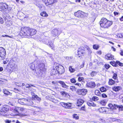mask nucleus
Returning a JSON list of instances; mask_svg holds the SVG:
<instances>
[{
    "label": "nucleus",
    "instance_id": "obj_1",
    "mask_svg": "<svg viewBox=\"0 0 123 123\" xmlns=\"http://www.w3.org/2000/svg\"><path fill=\"white\" fill-rule=\"evenodd\" d=\"M37 62L36 61H34L30 64V66L31 68L33 70L35 68L37 76L39 77L41 76L43 73L45 71L46 69L44 68L45 65L44 64L42 63L39 64L38 62Z\"/></svg>",
    "mask_w": 123,
    "mask_h": 123
},
{
    "label": "nucleus",
    "instance_id": "obj_2",
    "mask_svg": "<svg viewBox=\"0 0 123 123\" xmlns=\"http://www.w3.org/2000/svg\"><path fill=\"white\" fill-rule=\"evenodd\" d=\"M113 23L112 22L109 21L105 18H102L100 22L101 27L104 28H107L111 26Z\"/></svg>",
    "mask_w": 123,
    "mask_h": 123
},
{
    "label": "nucleus",
    "instance_id": "obj_3",
    "mask_svg": "<svg viewBox=\"0 0 123 123\" xmlns=\"http://www.w3.org/2000/svg\"><path fill=\"white\" fill-rule=\"evenodd\" d=\"M17 69V66L13 60H11L10 61L6 68V69L9 72H12L16 70Z\"/></svg>",
    "mask_w": 123,
    "mask_h": 123
},
{
    "label": "nucleus",
    "instance_id": "obj_4",
    "mask_svg": "<svg viewBox=\"0 0 123 123\" xmlns=\"http://www.w3.org/2000/svg\"><path fill=\"white\" fill-rule=\"evenodd\" d=\"M29 28L27 27H22L21 28L20 34L22 36H30Z\"/></svg>",
    "mask_w": 123,
    "mask_h": 123
},
{
    "label": "nucleus",
    "instance_id": "obj_5",
    "mask_svg": "<svg viewBox=\"0 0 123 123\" xmlns=\"http://www.w3.org/2000/svg\"><path fill=\"white\" fill-rule=\"evenodd\" d=\"M55 70L57 74L58 75L64 73V69L63 66L61 65L57 66L55 67Z\"/></svg>",
    "mask_w": 123,
    "mask_h": 123
},
{
    "label": "nucleus",
    "instance_id": "obj_6",
    "mask_svg": "<svg viewBox=\"0 0 123 123\" xmlns=\"http://www.w3.org/2000/svg\"><path fill=\"white\" fill-rule=\"evenodd\" d=\"M9 106L6 105H4L1 108L0 114L4 116L7 111L9 110Z\"/></svg>",
    "mask_w": 123,
    "mask_h": 123
},
{
    "label": "nucleus",
    "instance_id": "obj_7",
    "mask_svg": "<svg viewBox=\"0 0 123 123\" xmlns=\"http://www.w3.org/2000/svg\"><path fill=\"white\" fill-rule=\"evenodd\" d=\"M8 5L6 3H0V11L6 12L7 13L8 12Z\"/></svg>",
    "mask_w": 123,
    "mask_h": 123
},
{
    "label": "nucleus",
    "instance_id": "obj_8",
    "mask_svg": "<svg viewBox=\"0 0 123 123\" xmlns=\"http://www.w3.org/2000/svg\"><path fill=\"white\" fill-rule=\"evenodd\" d=\"M45 39H42V41L44 43L49 45L52 49H53L54 47L53 43L51 41H49V40H48V38H49V37H47Z\"/></svg>",
    "mask_w": 123,
    "mask_h": 123
},
{
    "label": "nucleus",
    "instance_id": "obj_9",
    "mask_svg": "<svg viewBox=\"0 0 123 123\" xmlns=\"http://www.w3.org/2000/svg\"><path fill=\"white\" fill-rule=\"evenodd\" d=\"M6 51L5 49L2 47H0V56L2 58L6 57Z\"/></svg>",
    "mask_w": 123,
    "mask_h": 123
},
{
    "label": "nucleus",
    "instance_id": "obj_10",
    "mask_svg": "<svg viewBox=\"0 0 123 123\" xmlns=\"http://www.w3.org/2000/svg\"><path fill=\"white\" fill-rule=\"evenodd\" d=\"M61 31H59V30L57 29H54L52 31L51 35L53 36H57L61 33Z\"/></svg>",
    "mask_w": 123,
    "mask_h": 123
},
{
    "label": "nucleus",
    "instance_id": "obj_11",
    "mask_svg": "<svg viewBox=\"0 0 123 123\" xmlns=\"http://www.w3.org/2000/svg\"><path fill=\"white\" fill-rule=\"evenodd\" d=\"M87 92V90L86 89H80L77 90V93L79 94L84 95L86 94Z\"/></svg>",
    "mask_w": 123,
    "mask_h": 123
},
{
    "label": "nucleus",
    "instance_id": "obj_12",
    "mask_svg": "<svg viewBox=\"0 0 123 123\" xmlns=\"http://www.w3.org/2000/svg\"><path fill=\"white\" fill-rule=\"evenodd\" d=\"M84 13L81 11H79L77 12H75L74 13V15L75 16L78 17H83V15L84 14Z\"/></svg>",
    "mask_w": 123,
    "mask_h": 123
},
{
    "label": "nucleus",
    "instance_id": "obj_13",
    "mask_svg": "<svg viewBox=\"0 0 123 123\" xmlns=\"http://www.w3.org/2000/svg\"><path fill=\"white\" fill-rule=\"evenodd\" d=\"M96 85V84L94 82L90 81L87 83L86 86L88 87L93 88Z\"/></svg>",
    "mask_w": 123,
    "mask_h": 123
},
{
    "label": "nucleus",
    "instance_id": "obj_14",
    "mask_svg": "<svg viewBox=\"0 0 123 123\" xmlns=\"http://www.w3.org/2000/svg\"><path fill=\"white\" fill-rule=\"evenodd\" d=\"M24 110V108L22 107H17L15 108L13 111L15 113H16V114H18L19 112L22 111Z\"/></svg>",
    "mask_w": 123,
    "mask_h": 123
},
{
    "label": "nucleus",
    "instance_id": "obj_15",
    "mask_svg": "<svg viewBox=\"0 0 123 123\" xmlns=\"http://www.w3.org/2000/svg\"><path fill=\"white\" fill-rule=\"evenodd\" d=\"M61 105L63 107L66 108H70L71 106V103H66L64 102H62L61 103Z\"/></svg>",
    "mask_w": 123,
    "mask_h": 123
},
{
    "label": "nucleus",
    "instance_id": "obj_16",
    "mask_svg": "<svg viewBox=\"0 0 123 123\" xmlns=\"http://www.w3.org/2000/svg\"><path fill=\"white\" fill-rule=\"evenodd\" d=\"M37 32V31L35 29L29 28L30 36L35 35L36 33Z\"/></svg>",
    "mask_w": 123,
    "mask_h": 123
},
{
    "label": "nucleus",
    "instance_id": "obj_17",
    "mask_svg": "<svg viewBox=\"0 0 123 123\" xmlns=\"http://www.w3.org/2000/svg\"><path fill=\"white\" fill-rule=\"evenodd\" d=\"M47 2H45L46 6L53 4L57 2V0H47Z\"/></svg>",
    "mask_w": 123,
    "mask_h": 123
},
{
    "label": "nucleus",
    "instance_id": "obj_18",
    "mask_svg": "<svg viewBox=\"0 0 123 123\" xmlns=\"http://www.w3.org/2000/svg\"><path fill=\"white\" fill-rule=\"evenodd\" d=\"M105 58L107 60H113L114 59V56L110 54H108L105 55Z\"/></svg>",
    "mask_w": 123,
    "mask_h": 123
},
{
    "label": "nucleus",
    "instance_id": "obj_19",
    "mask_svg": "<svg viewBox=\"0 0 123 123\" xmlns=\"http://www.w3.org/2000/svg\"><path fill=\"white\" fill-rule=\"evenodd\" d=\"M33 104V102L30 99H26L25 105H31Z\"/></svg>",
    "mask_w": 123,
    "mask_h": 123
},
{
    "label": "nucleus",
    "instance_id": "obj_20",
    "mask_svg": "<svg viewBox=\"0 0 123 123\" xmlns=\"http://www.w3.org/2000/svg\"><path fill=\"white\" fill-rule=\"evenodd\" d=\"M26 99L25 98L20 99H18V102L21 105H25Z\"/></svg>",
    "mask_w": 123,
    "mask_h": 123
},
{
    "label": "nucleus",
    "instance_id": "obj_21",
    "mask_svg": "<svg viewBox=\"0 0 123 123\" xmlns=\"http://www.w3.org/2000/svg\"><path fill=\"white\" fill-rule=\"evenodd\" d=\"M84 101L82 99H79L77 100V105L80 106L83 103Z\"/></svg>",
    "mask_w": 123,
    "mask_h": 123
},
{
    "label": "nucleus",
    "instance_id": "obj_22",
    "mask_svg": "<svg viewBox=\"0 0 123 123\" xmlns=\"http://www.w3.org/2000/svg\"><path fill=\"white\" fill-rule=\"evenodd\" d=\"M83 48L81 47L79 49L78 51V55L79 56H81L83 54V52L82 50H83Z\"/></svg>",
    "mask_w": 123,
    "mask_h": 123
},
{
    "label": "nucleus",
    "instance_id": "obj_23",
    "mask_svg": "<svg viewBox=\"0 0 123 123\" xmlns=\"http://www.w3.org/2000/svg\"><path fill=\"white\" fill-rule=\"evenodd\" d=\"M87 104L89 106H95L96 105L92 101H89L87 102Z\"/></svg>",
    "mask_w": 123,
    "mask_h": 123
},
{
    "label": "nucleus",
    "instance_id": "obj_24",
    "mask_svg": "<svg viewBox=\"0 0 123 123\" xmlns=\"http://www.w3.org/2000/svg\"><path fill=\"white\" fill-rule=\"evenodd\" d=\"M107 101L105 100H104L100 101L99 103L102 105H105Z\"/></svg>",
    "mask_w": 123,
    "mask_h": 123
},
{
    "label": "nucleus",
    "instance_id": "obj_25",
    "mask_svg": "<svg viewBox=\"0 0 123 123\" xmlns=\"http://www.w3.org/2000/svg\"><path fill=\"white\" fill-rule=\"evenodd\" d=\"M59 82L62 85V87H63L67 88L68 87V86L63 81H59Z\"/></svg>",
    "mask_w": 123,
    "mask_h": 123
},
{
    "label": "nucleus",
    "instance_id": "obj_26",
    "mask_svg": "<svg viewBox=\"0 0 123 123\" xmlns=\"http://www.w3.org/2000/svg\"><path fill=\"white\" fill-rule=\"evenodd\" d=\"M121 89V87L119 86H115L113 88V90L116 92H117L120 90Z\"/></svg>",
    "mask_w": 123,
    "mask_h": 123
},
{
    "label": "nucleus",
    "instance_id": "obj_27",
    "mask_svg": "<svg viewBox=\"0 0 123 123\" xmlns=\"http://www.w3.org/2000/svg\"><path fill=\"white\" fill-rule=\"evenodd\" d=\"M115 82L112 79H109V81L108 82L109 84L110 85H112L115 84Z\"/></svg>",
    "mask_w": 123,
    "mask_h": 123
},
{
    "label": "nucleus",
    "instance_id": "obj_28",
    "mask_svg": "<svg viewBox=\"0 0 123 123\" xmlns=\"http://www.w3.org/2000/svg\"><path fill=\"white\" fill-rule=\"evenodd\" d=\"M98 111L100 112L101 113L105 112L106 111L105 108L104 107H101L99 109Z\"/></svg>",
    "mask_w": 123,
    "mask_h": 123
},
{
    "label": "nucleus",
    "instance_id": "obj_29",
    "mask_svg": "<svg viewBox=\"0 0 123 123\" xmlns=\"http://www.w3.org/2000/svg\"><path fill=\"white\" fill-rule=\"evenodd\" d=\"M40 15L41 16L43 17H47L48 16V14L46 13L45 12H43L40 13Z\"/></svg>",
    "mask_w": 123,
    "mask_h": 123
},
{
    "label": "nucleus",
    "instance_id": "obj_30",
    "mask_svg": "<svg viewBox=\"0 0 123 123\" xmlns=\"http://www.w3.org/2000/svg\"><path fill=\"white\" fill-rule=\"evenodd\" d=\"M64 58L67 61H71L73 58L72 57L65 56Z\"/></svg>",
    "mask_w": 123,
    "mask_h": 123
},
{
    "label": "nucleus",
    "instance_id": "obj_31",
    "mask_svg": "<svg viewBox=\"0 0 123 123\" xmlns=\"http://www.w3.org/2000/svg\"><path fill=\"white\" fill-rule=\"evenodd\" d=\"M110 63L113 66L117 67V66L116 62H115L114 61H112Z\"/></svg>",
    "mask_w": 123,
    "mask_h": 123
},
{
    "label": "nucleus",
    "instance_id": "obj_32",
    "mask_svg": "<svg viewBox=\"0 0 123 123\" xmlns=\"http://www.w3.org/2000/svg\"><path fill=\"white\" fill-rule=\"evenodd\" d=\"M99 47V45L97 44H94L93 46V49L97 50Z\"/></svg>",
    "mask_w": 123,
    "mask_h": 123
},
{
    "label": "nucleus",
    "instance_id": "obj_33",
    "mask_svg": "<svg viewBox=\"0 0 123 123\" xmlns=\"http://www.w3.org/2000/svg\"><path fill=\"white\" fill-rule=\"evenodd\" d=\"M25 86L26 88H28L29 90H30L31 89V86L35 87V86L33 85L28 84H26Z\"/></svg>",
    "mask_w": 123,
    "mask_h": 123
},
{
    "label": "nucleus",
    "instance_id": "obj_34",
    "mask_svg": "<svg viewBox=\"0 0 123 123\" xmlns=\"http://www.w3.org/2000/svg\"><path fill=\"white\" fill-rule=\"evenodd\" d=\"M69 71L71 73H73L74 72L75 70L71 66H70L69 68Z\"/></svg>",
    "mask_w": 123,
    "mask_h": 123
},
{
    "label": "nucleus",
    "instance_id": "obj_35",
    "mask_svg": "<svg viewBox=\"0 0 123 123\" xmlns=\"http://www.w3.org/2000/svg\"><path fill=\"white\" fill-rule=\"evenodd\" d=\"M92 100L94 101H97L99 99V98L95 96H93L92 98Z\"/></svg>",
    "mask_w": 123,
    "mask_h": 123
},
{
    "label": "nucleus",
    "instance_id": "obj_36",
    "mask_svg": "<svg viewBox=\"0 0 123 123\" xmlns=\"http://www.w3.org/2000/svg\"><path fill=\"white\" fill-rule=\"evenodd\" d=\"M112 78L115 80H117L118 77H117V74L116 73H114Z\"/></svg>",
    "mask_w": 123,
    "mask_h": 123
},
{
    "label": "nucleus",
    "instance_id": "obj_37",
    "mask_svg": "<svg viewBox=\"0 0 123 123\" xmlns=\"http://www.w3.org/2000/svg\"><path fill=\"white\" fill-rule=\"evenodd\" d=\"M95 95H97L99 96L101 95L100 92L98 90H95Z\"/></svg>",
    "mask_w": 123,
    "mask_h": 123
},
{
    "label": "nucleus",
    "instance_id": "obj_38",
    "mask_svg": "<svg viewBox=\"0 0 123 123\" xmlns=\"http://www.w3.org/2000/svg\"><path fill=\"white\" fill-rule=\"evenodd\" d=\"M97 72L93 71L92 72L91 74V76L93 77L95 75L97 74Z\"/></svg>",
    "mask_w": 123,
    "mask_h": 123
},
{
    "label": "nucleus",
    "instance_id": "obj_39",
    "mask_svg": "<svg viewBox=\"0 0 123 123\" xmlns=\"http://www.w3.org/2000/svg\"><path fill=\"white\" fill-rule=\"evenodd\" d=\"M3 92L5 94L7 95H9L10 93L9 91L6 90H3Z\"/></svg>",
    "mask_w": 123,
    "mask_h": 123
},
{
    "label": "nucleus",
    "instance_id": "obj_40",
    "mask_svg": "<svg viewBox=\"0 0 123 123\" xmlns=\"http://www.w3.org/2000/svg\"><path fill=\"white\" fill-rule=\"evenodd\" d=\"M100 90L101 92H104L106 91L107 89L103 87L100 88Z\"/></svg>",
    "mask_w": 123,
    "mask_h": 123
},
{
    "label": "nucleus",
    "instance_id": "obj_41",
    "mask_svg": "<svg viewBox=\"0 0 123 123\" xmlns=\"http://www.w3.org/2000/svg\"><path fill=\"white\" fill-rule=\"evenodd\" d=\"M116 62L117 63V65H118L119 66L122 67L123 66V63L120 62V61H117Z\"/></svg>",
    "mask_w": 123,
    "mask_h": 123
},
{
    "label": "nucleus",
    "instance_id": "obj_42",
    "mask_svg": "<svg viewBox=\"0 0 123 123\" xmlns=\"http://www.w3.org/2000/svg\"><path fill=\"white\" fill-rule=\"evenodd\" d=\"M73 117L76 119H79V117L77 114H74L73 115Z\"/></svg>",
    "mask_w": 123,
    "mask_h": 123
},
{
    "label": "nucleus",
    "instance_id": "obj_43",
    "mask_svg": "<svg viewBox=\"0 0 123 123\" xmlns=\"http://www.w3.org/2000/svg\"><path fill=\"white\" fill-rule=\"evenodd\" d=\"M113 109H116L118 107V105H117L115 104H114L113 103Z\"/></svg>",
    "mask_w": 123,
    "mask_h": 123
},
{
    "label": "nucleus",
    "instance_id": "obj_44",
    "mask_svg": "<svg viewBox=\"0 0 123 123\" xmlns=\"http://www.w3.org/2000/svg\"><path fill=\"white\" fill-rule=\"evenodd\" d=\"M61 94L63 96L65 97L67 95V93L65 92L62 91L61 92Z\"/></svg>",
    "mask_w": 123,
    "mask_h": 123
},
{
    "label": "nucleus",
    "instance_id": "obj_45",
    "mask_svg": "<svg viewBox=\"0 0 123 123\" xmlns=\"http://www.w3.org/2000/svg\"><path fill=\"white\" fill-rule=\"evenodd\" d=\"M113 103L112 104L111 103H109L108 105V106L111 108V109H113Z\"/></svg>",
    "mask_w": 123,
    "mask_h": 123
},
{
    "label": "nucleus",
    "instance_id": "obj_46",
    "mask_svg": "<svg viewBox=\"0 0 123 123\" xmlns=\"http://www.w3.org/2000/svg\"><path fill=\"white\" fill-rule=\"evenodd\" d=\"M70 81L72 83H74L76 82V80L74 78H73L70 80Z\"/></svg>",
    "mask_w": 123,
    "mask_h": 123
},
{
    "label": "nucleus",
    "instance_id": "obj_47",
    "mask_svg": "<svg viewBox=\"0 0 123 123\" xmlns=\"http://www.w3.org/2000/svg\"><path fill=\"white\" fill-rule=\"evenodd\" d=\"M117 108L119 109V110L120 111H122L123 110V106L122 105H118Z\"/></svg>",
    "mask_w": 123,
    "mask_h": 123
},
{
    "label": "nucleus",
    "instance_id": "obj_48",
    "mask_svg": "<svg viewBox=\"0 0 123 123\" xmlns=\"http://www.w3.org/2000/svg\"><path fill=\"white\" fill-rule=\"evenodd\" d=\"M84 79V78L82 77H79L78 78V80L79 81H81L83 80Z\"/></svg>",
    "mask_w": 123,
    "mask_h": 123
},
{
    "label": "nucleus",
    "instance_id": "obj_49",
    "mask_svg": "<svg viewBox=\"0 0 123 123\" xmlns=\"http://www.w3.org/2000/svg\"><path fill=\"white\" fill-rule=\"evenodd\" d=\"M99 120L100 122L99 123H104L105 122V121L104 119H100Z\"/></svg>",
    "mask_w": 123,
    "mask_h": 123
},
{
    "label": "nucleus",
    "instance_id": "obj_50",
    "mask_svg": "<svg viewBox=\"0 0 123 123\" xmlns=\"http://www.w3.org/2000/svg\"><path fill=\"white\" fill-rule=\"evenodd\" d=\"M35 98L38 101H40L41 98H39L38 96L37 95L35 96Z\"/></svg>",
    "mask_w": 123,
    "mask_h": 123
},
{
    "label": "nucleus",
    "instance_id": "obj_51",
    "mask_svg": "<svg viewBox=\"0 0 123 123\" xmlns=\"http://www.w3.org/2000/svg\"><path fill=\"white\" fill-rule=\"evenodd\" d=\"M4 23V20L1 17H0V23L1 24H2Z\"/></svg>",
    "mask_w": 123,
    "mask_h": 123
},
{
    "label": "nucleus",
    "instance_id": "obj_52",
    "mask_svg": "<svg viewBox=\"0 0 123 123\" xmlns=\"http://www.w3.org/2000/svg\"><path fill=\"white\" fill-rule=\"evenodd\" d=\"M87 50L90 53H92V51L90 49V48L88 46H87Z\"/></svg>",
    "mask_w": 123,
    "mask_h": 123
},
{
    "label": "nucleus",
    "instance_id": "obj_53",
    "mask_svg": "<svg viewBox=\"0 0 123 123\" xmlns=\"http://www.w3.org/2000/svg\"><path fill=\"white\" fill-rule=\"evenodd\" d=\"M55 68H54V69H53V71H52V73L53 74H57L56 73V72H55V71H56V70H55Z\"/></svg>",
    "mask_w": 123,
    "mask_h": 123
},
{
    "label": "nucleus",
    "instance_id": "obj_54",
    "mask_svg": "<svg viewBox=\"0 0 123 123\" xmlns=\"http://www.w3.org/2000/svg\"><path fill=\"white\" fill-rule=\"evenodd\" d=\"M52 101L53 102L55 103H57L58 102V100L56 99H52Z\"/></svg>",
    "mask_w": 123,
    "mask_h": 123
},
{
    "label": "nucleus",
    "instance_id": "obj_55",
    "mask_svg": "<svg viewBox=\"0 0 123 123\" xmlns=\"http://www.w3.org/2000/svg\"><path fill=\"white\" fill-rule=\"evenodd\" d=\"M117 37H118L119 38H122L123 36V34H118L117 35Z\"/></svg>",
    "mask_w": 123,
    "mask_h": 123
},
{
    "label": "nucleus",
    "instance_id": "obj_56",
    "mask_svg": "<svg viewBox=\"0 0 123 123\" xmlns=\"http://www.w3.org/2000/svg\"><path fill=\"white\" fill-rule=\"evenodd\" d=\"M75 87L74 86H71L70 87V89L72 90V91L74 90L75 89Z\"/></svg>",
    "mask_w": 123,
    "mask_h": 123
},
{
    "label": "nucleus",
    "instance_id": "obj_57",
    "mask_svg": "<svg viewBox=\"0 0 123 123\" xmlns=\"http://www.w3.org/2000/svg\"><path fill=\"white\" fill-rule=\"evenodd\" d=\"M105 68L106 69H108L110 67V66L108 64H106L105 65Z\"/></svg>",
    "mask_w": 123,
    "mask_h": 123
},
{
    "label": "nucleus",
    "instance_id": "obj_58",
    "mask_svg": "<svg viewBox=\"0 0 123 123\" xmlns=\"http://www.w3.org/2000/svg\"><path fill=\"white\" fill-rule=\"evenodd\" d=\"M9 60L8 59H6V61H3V63L4 64H6L8 62Z\"/></svg>",
    "mask_w": 123,
    "mask_h": 123
},
{
    "label": "nucleus",
    "instance_id": "obj_59",
    "mask_svg": "<svg viewBox=\"0 0 123 123\" xmlns=\"http://www.w3.org/2000/svg\"><path fill=\"white\" fill-rule=\"evenodd\" d=\"M102 97L103 98H106L107 97V95L103 93L102 95Z\"/></svg>",
    "mask_w": 123,
    "mask_h": 123
},
{
    "label": "nucleus",
    "instance_id": "obj_60",
    "mask_svg": "<svg viewBox=\"0 0 123 123\" xmlns=\"http://www.w3.org/2000/svg\"><path fill=\"white\" fill-rule=\"evenodd\" d=\"M114 14L115 16H116L117 15H118V14H119V13H118L117 12H114Z\"/></svg>",
    "mask_w": 123,
    "mask_h": 123
},
{
    "label": "nucleus",
    "instance_id": "obj_61",
    "mask_svg": "<svg viewBox=\"0 0 123 123\" xmlns=\"http://www.w3.org/2000/svg\"><path fill=\"white\" fill-rule=\"evenodd\" d=\"M75 85H77L79 86H81V85L79 83H77L75 84Z\"/></svg>",
    "mask_w": 123,
    "mask_h": 123
},
{
    "label": "nucleus",
    "instance_id": "obj_62",
    "mask_svg": "<svg viewBox=\"0 0 123 123\" xmlns=\"http://www.w3.org/2000/svg\"><path fill=\"white\" fill-rule=\"evenodd\" d=\"M85 106H84L82 107L81 109V110H84V109L85 108Z\"/></svg>",
    "mask_w": 123,
    "mask_h": 123
},
{
    "label": "nucleus",
    "instance_id": "obj_63",
    "mask_svg": "<svg viewBox=\"0 0 123 123\" xmlns=\"http://www.w3.org/2000/svg\"><path fill=\"white\" fill-rule=\"evenodd\" d=\"M119 19L121 21H123V16H122L121 18H120Z\"/></svg>",
    "mask_w": 123,
    "mask_h": 123
},
{
    "label": "nucleus",
    "instance_id": "obj_64",
    "mask_svg": "<svg viewBox=\"0 0 123 123\" xmlns=\"http://www.w3.org/2000/svg\"><path fill=\"white\" fill-rule=\"evenodd\" d=\"M11 122V121L9 120H7L6 121V123H10Z\"/></svg>",
    "mask_w": 123,
    "mask_h": 123
}]
</instances>
